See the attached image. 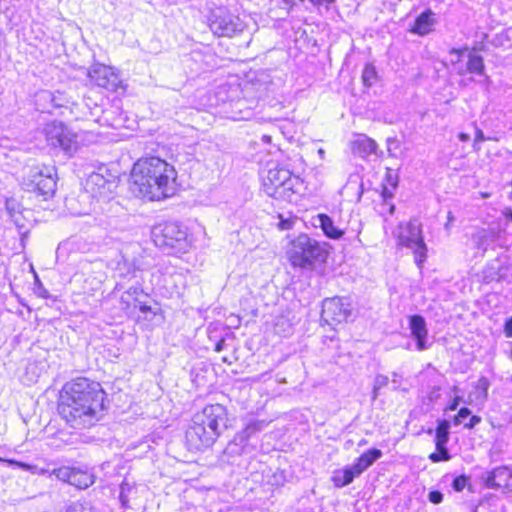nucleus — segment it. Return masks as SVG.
<instances>
[{"instance_id":"obj_1","label":"nucleus","mask_w":512,"mask_h":512,"mask_svg":"<svg viewBox=\"0 0 512 512\" xmlns=\"http://www.w3.org/2000/svg\"><path fill=\"white\" fill-rule=\"evenodd\" d=\"M105 400L106 392L100 383L78 377L63 386L57 410L70 427L89 428L104 416Z\"/></svg>"},{"instance_id":"obj_2","label":"nucleus","mask_w":512,"mask_h":512,"mask_svg":"<svg viewBox=\"0 0 512 512\" xmlns=\"http://www.w3.org/2000/svg\"><path fill=\"white\" fill-rule=\"evenodd\" d=\"M130 178V189L136 197L155 201L169 198L176 192L174 166L157 156L139 159Z\"/></svg>"},{"instance_id":"obj_3","label":"nucleus","mask_w":512,"mask_h":512,"mask_svg":"<svg viewBox=\"0 0 512 512\" xmlns=\"http://www.w3.org/2000/svg\"><path fill=\"white\" fill-rule=\"evenodd\" d=\"M328 243L319 242L307 234H300L291 241L288 251L289 260L294 267L314 269L326 262L328 258Z\"/></svg>"},{"instance_id":"obj_4","label":"nucleus","mask_w":512,"mask_h":512,"mask_svg":"<svg viewBox=\"0 0 512 512\" xmlns=\"http://www.w3.org/2000/svg\"><path fill=\"white\" fill-rule=\"evenodd\" d=\"M302 185V180L284 167H271L263 177V191L277 200L292 202Z\"/></svg>"},{"instance_id":"obj_5","label":"nucleus","mask_w":512,"mask_h":512,"mask_svg":"<svg viewBox=\"0 0 512 512\" xmlns=\"http://www.w3.org/2000/svg\"><path fill=\"white\" fill-rule=\"evenodd\" d=\"M152 238L155 245L168 254L183 253L189 248L187 228L177 221L155 225Z\"/></svg>"},{"instance_id":"obj_6","label":"nucleus","mask_w":512,"mask_h":512,"mask_svg":"<svg viewBox=\"0 0 512 512\" xmlns=\"http://www.w3.org/2000/svg\"><path fill=\"white\" fill-rule=\"evenodd\" d=\"M22 188L41 200L54 196L57 189V169L55 166L36 165L29 168L22 181Z\"/></svg>"},{"instance_id":"obj_7","label":"nucleus","mask_w":512,"mask_h":512,"mask_svg":"<svg viewBox=\"0 0 512 512\" xmlns=\"http://www.w3.org/2000/svg\"><path fill=\"white\" fill-rule=\"evenodd\" d=\"M398 244L412 250L414 261L418 268H422L427 258V246L422 235L421 225L415 220L400 223L397 227Z\"/></svg>"},{"instance_id":"obj_8","label":"nucleus","mask_w":512,"mask_h":512,"mask_svg":"<svg viewBox=\"0 0 512 512\" xmlns=\"http://www.w3.org/2000/svg\"><path fill=\"white\" fill-rule=\"evenodd\" d=\"M208 23L211 31L218 37H232L242 32L244 28L239 16L225 6L211 8Z\"/></svg>"},{"instance_id":"obj_9","label":"nucleus","mask_w":512,"mask_h":512,"mask_svg":"<svg viewBox=\"0 0 512 512\" xmlns=\"http://www.w3.org/2000/svg\"><path fill=\"white\" fill-rule=\"evenodd\" d=\"M47 144L71 156L78 149L77 135L60 121H53L43 129Z\"/></svg>"},{"instance_id":"obj_10","label":"nucleus","mask_w":512,"mask_h":512,"mask_svg":"<svg viewBox=\"0 0 512 512\" xmlns=\"http://www.w3.org/2000/svg\"><path fill=\"white\" fill-rule=\"evenodd\" d=\"M192 419L195 423L198 422L209 431L215 432L218 436L229 426L227 409L221 404L205 406L202 411L197 412Z\"/></svg>"},{"instance_id":"obj_11","label":"nucleus","mask_w":512,"mask_h":512,"mask_svg":"<svg viewBox=\"0 0 512 512\" xmlns=\"http://www.w3.org/2000/svg\"><path fill=\"white\" fill-rule=\"evenodd\" d=\"M352 315L351 304L344 298H326L322 302L320 321L333 326L348 321Z\"/></svg>"},{"instance_id":"obj_12","label":"nucleus","mask_w":512,"mask_h":512,"mask_svg":"<svg viewBox=\"0 0 512 512\" xmlns=\"http://www.w3.org/2000/svg\"><path fill=\"white\" fill-rule=\"evenodd\" d=\"M218 437L215 432L209 431L198 422L195 423L193 419L185 434L189 449L197 451L209 448Z\"/></svg>"},{"instance_id":"obj_13","label":"nucleus","mask_w":512,"mask_h":512,"mask_svg":"<svg viewBox=\"0 0 512 512\" xmlns=\"http://www.w3.org/2000/svg\"><path fill=\"white\" fill-rule=\"evenodd\" d=\"M267 423L265 420H250L244 427V429L237 433L234 439L228 444L227 449L231 453L241 454L243 452L246 442L258 432H261Z\"/></svg>"},{"instance_id":"obj_14","label":"nucleus","mask_w":512,"mask_h":512,"mask_svg":"<svg viewBox=\"0 0 512 512\" xmlns=\"http://www.w3.org/2000/svg\"><path fill=\"white\" fill-rule=\"evenodd\" d=\"M116 187V178L113 175L106 178L100 172H92L86 180L87 191L95 196L107 197Z\"/></svg>"},{"instance_id":"obj_15","label":"nucleus","mask_w":512,"mask_h":512,"mask_svg":"<svg viewBox=\"0 0 512 512\" xmlns=\"http://www.w3.org/2000/svg\"><path fill=\"white\" fill-rule=\"evenodd\" d=\"M89 75L99 87L109 91H116L121 83L119 76L107 66L94 67Z\"/></svg>"},{"instance_id":"obj_16","label":"nucleus","mask_w":512,"mask_h":512,"mask_svg":"<svg viewBox=\"0 0 512 512\" xmlns=\"http://www.w3.org/2000/svg\"><path fill=\"white\" fill-rule=\"evenodd\" d=\"M409 329L412 338L416 342L418 351H424L429 348L427 344L428 329L425 318L420 314L409 316Z\"/></svg>"},{"instance_id":"obj_17","label":"nucleus","mask_w":512,"mask_h":512,"mask_svg":"<svg viewBox=\"0 0 512 512\" xmlns=\"http://www.w3.org/2000/svg\"><path fill=\"white\" fill-rule=\"evenodd\" d=\"M512 478V470L507 466H499L482 476L483 483L488 489L507 488Z\"/></svg>"},{"instance_id":"obj_18","label":"nucleus","mask_w":512,"mask_h":512,"mask_svg":"<svg viewBox=\"0 0 512 512\" xmlns=\"http://www.w3.org/2000/svg\"><path fill=\"white\" fill-rule=\"evenodd\" d=\"M437 23L436 14L428 8L415 18L408 31L414 35L426 36L434 31Z\"/></svg>"},{"instance_id":"obj_19","label":"nucleus","mask_w":512,"mask_h":512,"mask_svg":"<svg viewBox=\"0 0 512 512\" xmlns=\"http://www.w3.org/2000/svg\"><path fill=\"white\" fill-rule=\"evenodd\" d=\"M37 109L42 113H52L54 109L60 108L63 104L54 93L48 90L40 91L36 95Z\"/></svg>"},{"instance_id":"obj_20","label":"nucleus","mask_w":512,"mask_h":512,"mask_svg":"<svg viewBox=\"0 0 512 512\" xmlns=\"http://www.w3.org/2000/svg\"><path fill=\"white\" fill-rule=\"evenodd\" d=\"M361 473L358 469L352 465L345 466L341 470H337L334 472L332 476V482L335 487L342 488L349 484H351L355 478L359 477Z\"/></svg>"},{"instance_id":"obj_21","label":"nucleus","mask_w":512,"mask_h":512,"mask_svg":"<svg viewBox=\"0 0 512 512\" xmlns=\"http://www.w3.org/2000/svg\"><path fill=\"white\" fill-rule=\"evenodd\" d=\"M318 226L322 229L324 235L330 239H340L344 231L334 225V222L327 214H319L317 216Z\"/></svg>"},{"instance_id":"obj_22","label":"nucleus","mask_w":512,"mask_h":512,"mask_svg":"<svg viewBox=\"0 0 512 512\" xmlns=\"http://www.w3.org/2000/svg\"><path fill=\"white\" fill-rule=\"evenodd\" d=\"M382 455L383 453L380 449L370 448L361 454L353 464L362 474L365 470L372 466L374 462L380 459Z\"/></svg>"},{"instance_id":"obj_23","label":"nucleus","mask_w":512,"mask_h":512,"mask_svg":"<svg viewBox=\"0 0 512 512\" xmlns=\"http://www.w3.org/2000/svg\"><path fill=\"white\" fill-rule=\"evenodd\" d=\"M94 482L95 476L92 473L74 468L69 484L83 490L92 486Z\"/></svg>"},{"instance_id":"obj_24","label":"nucleus","mask_w":512,"mask_h":512,"mask_svg":"<svg viewBox=\"0 0 512 512\" xmlns=\"http://www.w3.org/2000/svg\"><path fill=\"white\" fill-rule=\"evenodd\" d=\"M355 147L358 150L359 153L364 155H377L382 156L383 152H378V145L375 140L372 138H369L365 135H361L356 141H355Z\"/></svg>"},{"instance_id":"obj_25","label":"nucleus","mask_w":512,"mask_h":512,"mask_svg":"<svg viewBox=\"0 0 512 512\" xmlns=\"http://www.w3.org/2000/svg\"><path fill=\"white\" fill-rule=\"evenodd\" d=\"M450 421L446 419H439L435 429V446L447 445L450 437Z\"/></svg>"},{"instance_id":"obj_26","label":"nucleus","mask_w":512,"mask_h":512,"mask_svg":"<svg viewBox=\"0 0 512 512\" xmlns=\"http://www.w3.org/2000/svg\"><path fill=\"white\" fill-rule=\"evenodd\" d=\"M467 71L477 75H484L485 65L483 57L470 52L468 54Z\"/></svg>"},{"instance_id":"obj_27","label":"nucleus","mask_w":512,"mask_h":512,"mask_svg":"<svg viewBox=\"0 0 512 512\" xmlns=\"http://www.w3.org/2000/svg\"><path fill=\"white\" fill-rule=\"evenodd\" d=\"M362 82L366 87H372L379 80V75L376 70V67L372 63H368L365 65L362 71Z\"/></svg>"},{"instance_id":"obj_28","label":"nucleus","mask_w":512,"mask_h":512,"mask_svg":"<svg viewBox=\"0 0 512 512\" xmlns=\"http://www.w3.org/2000/svg\"><path fill=\"white\" fill-rule=\"evenodd\" d=\"M147 297V294L144 293L142 287L140 285H133L129 287L122 295L121 299L123 301H129L132 299L134 301V305L136 306L137 302H141L142 297Z\"/></svg>"},{"instance_id":"obj_29","label":"nucleus","mask_w":512,"mask_h":512,"mask_svg":"<svg viewBox=\"0 0 512 512\" xmlns=\"http://www.w3.org/2000/svg\"><path fill=\"white\" fill-rule=\"evenodd\" d=\"M135 490L134 484L127 481V479H124L120 485V493H119V500L121 502L122 507L128 508L129 503V495L131 492Z\"/></svg>"},{"instance_id":"obj_30","label":"nucleus","mask_w":512,"mask_h":512,"mask_svg":"<svg viewBox=\"0 0 512 512\" xmlns=\"http://www.w3.org/2000/svg\"><path fill=\"white\" fill-rule=\"evenodd\" d=\"M436 451L429 455V460L433 463H439L444 461H449L451 459V454L447 448V445L444 446H435Z\"/></svg>"},{"instance_id":"obj_31","label":"nucleus","mask_w":512,"mask_h":512,"mask_svg":"<svg viewBox=\"0 0 512 512\" xmlns=\"http://www.w3.org/2000/svg\"><path fill=\"white\" fill-rule=\"evenodd\" d=\"M74 467L62 466L59 468H55L52 470V475H54L58 480L70 483L71 476L73 474Z\"/></svg>"},{"instance_id":"obj_32","label":"nucleus","mask_w":512,"mask_h":512,"mask_svg":"<svg viewBox=\"0 0 512 512\" xmlns=\"http://www.w3.org/2000/svg\"><path fill=\"white\" fill-rule=\"evenodd\" d=\"M394 191L395 190H393V188H391L390 186L383 184L381 197L383 199L384 204L389 205L388 212L390 215H393L396 209L393 203H389V200H391L394 197Z\"/></svg>"},{"instance_id":"obj_33","label":"nucleus","mask_w":512,"mask_h":512,"mask_svg":"<svg viewBox=\"0 0 512 512\" xmlns=\"http://www.w3.org/2000/svg\"><path fill=\"white\" fill-rule=\"evenodd\" d=\"M502 280V274L500 271L492 266L487 267L483 272V281L485 283H490L493 281H501Z\"/></svg>"},{"instance_id":"obj_34","label":"nucleus","mask_w":512,"mask_h":512,"mask_svg":"<svg viewBox=\"0 0 512 512\" xmlns=\"http://www.w3.org/2000/svg\"><path fill=\"white\" fill-rule=\"evenodd\" d=\"M6 210L10 217L23 213L22 205L14 198H8L5 203Z\"/></svg>"},{"instance_id":"obj_35","label":"nucleus","mask_w":512,"mask_h":512,"mask_svg":"<svg viewBox=\"0 0 512 512\" xmlns=\"http://www.w3.org/2000/svg\"><path fill=\"white\" fill-rule=\"evenodd\" d=\"M511 38L509 32L504 30L500 33L494 35V37L490 40L492 46L498 48L504 46L506 43L510 42Z\"/></svg>"},{"instance_id":"obj_36","label":"nucleus","mask_w":512,"mask_h":512,"mask_svg":"<svg viewBox=\"0 0 512 512\" xmlns=\"http://www.w3.org/2000/svg\"><path fill=\"white\" fill-rule=\"evenodd\" d=\"M385 185L390 186L393 190H396L399 184V176L397 171L387 168L385 174Z\"/></svg>"},{"instance_id":"obj_37","label":"nucleus","mask_w":512,"mask_h":512,"mask_svg":"<svg viewBox=\"0 0 512 512\" xmlns=\"http://www.w3.org/2000/svg\"><path fill=\"white\" fill-rule=\"evenodd\" d=\"M490 387V382L489 380L482 376L479 378V380L477 381V384H476V389L480 391V395L479 397L483 400V401H486L487 398H488V389Z\"/></svg>"},{"instance_id":"obj_38","label":"nucleus","mask_w":512,"mask_h":512,"mask_svg":"<svg viewBox=\"0 0 512 512\" xmlns=\"http://www.w3.org/2000/svg\"><path fill=\"white\" fill-rule=\"evenodd\" d=\"M468 482L469 477L465 474H462L453 479L451 486L456 492H461L466 487Z\"/></svg>"},{"instance_id":"obj_39","label":"nucleus","mask_w":512,"mask_h":512,"mask_svg":"<svg viewBox=\"0 0 512 512\" xmlns=\"http://www.w3.org/2000/svg\"><path fill=\"white\" fill-rule=\"evenodd\" d=\"M245 103V100L239 99L233 105L239 112V119H248L252 115V112L245 106Z\"/></svg>"},{"instance_id":"obj_40","label":"nucleus","mask_w":512,"mask_h":512,"mask_svg":"<svg viewBox=\"0 0 512 512\" xmlns=\"http://www.w3.org/2000/svg\"><path fill=\"white\" fill-rule=\"evenodd\" d=\"M440 391L441 386L437 384H434L429 388L426 395V399L428 400L429 404L435 403L440 398Z\"/></svg>"},{"instance_id":"obj_41","label":"nucleus","mask_w":512,"mask_h":512,"mask_svg":"<svg viewBox=\"0 0 512 512\" xmlns=\"http://www.w3.org/2000/svg\"><path fill=\"white\" fill-rule=\"evenodd\" d=\"M386 144L389 156L397 157L396 151L400 148V141L395 137H389L386 140Z\"/></svg>"},{"instance_id":"obj_42","label":"nucleus","mask_w":512,"mask_h":512,"mask_svg":"<svg viewBox=\"0 0 512 512\" xmlns=\"http://www.w3.org/2000/svg\"><path fill=\"white\" fill-rule=\"evenodd\" d=\"M471 410L467 407H462L458 410V413L454 416L453 418V423L454 425H459L463 422V420H465L466 418H468L469 416H471Z\"/></svg>"},{"instance_id":"obj_43","label":"nucleus","mask_w":512,"mask_h":512,"mask_svg":"<svg viewBox=\"0 0 512 512\" xmlns=\"http://www.w3.org/2000/svg\"><path fill=\"white\" fill-rule=\"evenodd\" d=\"M388 377L382 374L376 375L374 379L375 390H380L388 384Z\"/></svg>"},{"instance_id":"obj_44","label":"nucleus","mask_w":512,"mask_h":512,"mask_svg":"<svg viewBox=\"0 0 512 512\" xmlns=\"http://www.w3.org/2000/svg\"><path fill=\"white\" fill-rule=\"evenodd\" d=\"M309 1L318 10H320L321 7H324L326 11H328L330 8V5L335 2V0H309Z\"/></svg>"},{"instance_id":"obj_45","label":"nucleus","mask_w":512,"mask_h":512,"mask_svg":"<svg viewBox=\"0 0 512 512\" xmlns=\"http://www.w3.org/2000/svg\"><path fill=\"white\" fill-rule=\"evenodd\" d=\"M428 499L433 504H439L443 501V494L439 490H432L428 494Z\"/></svg>"},{"instance_id":"obj_46","label":"nucleus","mask_w":512,"mask_h":512,"mask_svg":"<svg viewBox=\"0 0 512 512\" xmlns=\"http://www.w3.org/2000/svg\"><path fill=\"white\" fill-rule=\"evenodd\" d=\"M482 421V418L478 415H471L469 421L464 424V428L473 429L476 425H478Z\"/></svg>"},{"instance_id":"obj_47","label":"nucleus","mask_w":512,"mask_h":512,"mask_svg":"<svg viewBox=\"0 0 512 512\" xmlns=\"http://www.w3.org/2000/svg\"><path fill=\"white\" fill-rule=\"evenodd\" d=\"M279 218H280V221L278 223V227L281 230H288V229L292 228V225H293L292 219H289V218L285 219L281 215L279 216Z\"/></svg>"},{"instance_id":"obj_48","label":"nucleus","mask_w":512,"mask_h":512,"mask_svg":"<svg viewBox=\"0 0 512 512\" xmlns=\"http://www.w3.org/2000/svg\"><path fill=\"white\" fill-rule=\"evenodd\" d=\"M504 334L506 337L512 338V316L505 320Z\"/></svg>"},{"instance_id":"obj_49","label":"nucleus","mask_w":512,"mask_h":512,"mask_svg":"<svg viewBox=\"0 0 512 512\" xmlns=\"http://www.w3.org/2000/svg\"><path fill=\"white\" fill-rule=\"evenodd\" d=\"M468 48L467 47H464V48H452L449 53L451 55H456L457 56V59L455 62H459L461 60V57L463 56L464 52L467 51Z\"/></svg>"},{"instance_id":"obj_50","label":"nucleus","mask_w":512,"mask_h":512,"mask_svg":"<svg viewBox=\"0 0 512 512\" xmlns=\"http://www.w3.org/2000/svg\"><path fill=\"white\" fill-rule=\"evenodd\" d=\"M461 402V397L459 396H456L450 403L449 405L446 407V410H450V411H455L457 410L459 404Z\"/></svg>"},{"instance_id":"obj_51","label":"nucleus","mask_w":512,"mask_h":512,"mask_svg":"<svg viewBox=\"0 0 512 512\" xmlns=\"http://www.w3.org/2000/svg\"><path fill=\"white\" fill-rule=\"evenodd\" d=\"M137 305L139 307V310L144 314L152 311L151 306L147 305L143 300H141V302H137L136 306Z\"/></svg>"},{"instance_id":"obj_52","label":"nucleus","mask_w":512,"mask_h":512,"mask_svg":"<svg viewBox=\"0 0 512 512\" xmlns=\"http://www.w3.org/2000/svg\"><path fill=\"white\" fill-rule=\"evenodd\" d=\"M11 219L18 228H23L25 226L23 223L22 214H16V216H12Z\"/></svg>"},{"instance_id":"obj_53","label":"nucleus","mask_w":512,"mask_h":512,"mask_svg":"<svg viewBox=\"0 0 512 512\" xmlns=\"http://www.w3.org/2000/svg\"><path fill=\"white\" fill-rule=\"evenodd\" d=\"M486 48H485V45L483 44V42H480V43H476L470 52L476 54L477 52H483L485 51Z\"/></svg>"},{"instance_id":"obj_54","label":"nucleus","mask_w":512,"mask_h":512,"mask_svg":"<svg viewBox=\"0 0 512 512\" xmlns=\"http://www.w3.org/2000/svg\"><path fill=\"white\" fill-rule=\"evenodd\" d=\"M487 140V138L484 136V133L482 130L480 129H477L476 130V135H475V140L474 142L477 143V142H483Z\"/></svg>"},{"instance_id":"obj_55","label":"nucleus","mask_w":512,"mask_h":512,"mask_svg":"<svg viewBox=\"0 0 512 512\" xmlns=\"http://www.w3.org/2000/svg\"><path fill=\"white\" fill-rule=\"evenodd\" d=\"M224 347H225V339H224V338H221V339H219V340L216 342L215 347H214V350H215L216 352H220V351H222V350L224 349Z\"/></svg>"},{"instance_id":"obj_56","label":"nucleus","mask_w":512,"mask_h":512,"mask_svg":"<svg viewBox=\"0 0 512 512\" xmlns=\"http://www.w3.org/2000/svg\"><path fill=\"white\" fill-rule=\"evenodd\" d=\"M503 216L505 217L506 220L512 222V208L508 207V208H505L502 212Z\"/></svg>"},{"instance_id":"obj_57","label":"nucleus","mask_w":512,"mask_h":512,"mask_svg":"<svg viewBox=\"0 0 512 512\" xmlns=\"http://www.w3.org/2000/svg\"><path fill=\"white\" fill-rule=\"evenodd\" d=\"M38 294L42 298H48L49 297V292L44 287H42L41 284H40V288H39V293Z\"/></svg>"},{"instance_id":"obj_58","label":"nucleus","mask_w":512,"mask_h":512,"mask_svg":"<svg viewBox=\"0 0 512 512\" xmlns=\"http://www.w3.org/2000/svg\"><path fill=\"white\" fill-rule=\"evenodd\" d=\"M201 57V54L199 52H193L187 57V60H195L197 61L198 58Z\"/></svg>"},{"instance_id":"obj_59","label":"nucleus","mask_w":512,"mask_h":512,"mask_svg":"<svg viewBox=\"0 0 512 512\" xmlns=\"http://www.w3.org/2000/svg\"><path fill=\"white\" fill-rule=\"evenodd\" d=\"M459 139L463 142L467 141L469 139V135L466 134V133H460L459 134Z\"/></svg>"},{"instance_id":"obj_60","label":"nucleus","mask_w":512,"mask_h":512,"mask_svg":"<svg viewBox=\"0 0 512 512\" xmlns=\"http://www.w3.org/2000/svg\"><path fill=\"white\" fill-rule=\"evenodd\" d=\"M447 218H448V222H447V224H446V228H448V226H449L450 222H452V221H453V219H454V217H453V215H452V213H451V212H449V213H448Z\"/></svg>"},{"instance_id":"obj_61","label":"nucleus","mask_w":512,"mask_h":512,"mask_svg":"<svg viewBox=\"0 0 512 512\" xmlns=\"http://www.w3.org/2000/svg\"><path fill=\"white\" fill-rule=\"evenodd\" d=\"M379 391L380 390H375V385H373V395H372L373 399H376L378 397Z\"/></svg>"},{"instance_id":"obj_62","label":"nucleus","mask_w":512,"mask_h":512,"mask_svg":"<svg viewBox=\"0 0 512 512\" xmlns=\"http://www.w3.org/2000/svg\"><path fill=\"white\" fill-rule=\"evenodd\" d=\"M284 1H285L287 4H291V5H293V4H294L293 0H284Z\"/></svg>"},{"instance_id":"obj_63","label":"nucleus","mask_w":512,"mask_h":512,"mask_svg":"<svg viewBox=\"0 0 512 512\" xmlns=\"http://www.w3.org/2000/svg\"><path fill=\"white\" fill-rule=\"evenodd\" d=\"M393 376H394L393 382H396V379H397V373H394V374H393Z\"/></svg>"},{"instance_id":"obj_64","label":"nucleus","mask_w":512,"mask_h":512,"mask_svg":"<svg viewBox=\"0 0 512 512\" xmlns=\"http://www.w3.org/2000/svg\"><path fill=\"white\" fill-rule=\"evenodd\" d=\"M393 376H394L393 382H396V379H397V373H394V374H393Z\"/></svg>"}]
</instances>
